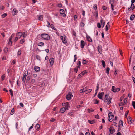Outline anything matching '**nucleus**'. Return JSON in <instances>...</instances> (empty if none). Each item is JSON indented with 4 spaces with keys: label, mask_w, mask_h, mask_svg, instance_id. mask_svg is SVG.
I'll return each instance as SVG.
<instances>
[{
    "label": "nucleus",
    "mask_w": 135,
    "mask_h": 135,
    "mask_svg": "<svg viewBox=\"0 0 135 135\" xmlns=\"http://www.w3.org/2000/svg\"><path fill=\"white\" fill-rule=\"evenodd\" d=\"M97 49L98 51L101 54H102V46H99L97 47Z\"/></svg>",
    "instance_id": "6e6552de"
},
{
    "label": "nucleus",
    "mask_w": 135,
    "mask_h": 135,
    "mask_svg": "<svg viewBox=\"0 0 135 135\" xmlns=\"http://www.w3.org/2000/svg\"><path fill=\"white\" fill-rule=\"evenodd\" d=\"M87 63V61L86 60H83L82 62V64H86Z\"/></svg>",
    "instance_id": "8fccbe9b"
},
{
    "label": "nucleus",
    "mask_w": 135,
    "mask_h": 135,
    "mask_svg": "<svg viewBox=\"0 0 135 135\" xmlns=\"http://www.w3.org/2000/svg\"><path fill=\"white\" fill-rule=\"evenodd\" d=\"M21 53V50H19L18 51L17 53V56H20Z\"/></svg>",
    "instance_id": "de8ad7c7"
},
{
    "label": "nucleus",
    "mask_w": 135,
    "mask_h": 135,
    "mask_svg": "<svg viewBox=\"0 0 135 135\" xmlns=\"http://www.w3.org/2000/svg\"><path fill=\"white\" fill-rule=\"evenodd\" d=\"M123 122L122 120H120L119 122V124L118 125V127H122Z\"/></svg>",
    "instance_id": "4468645a"
},
{
    "label": "nucleus",
    "mask_w": 135,
    "mask_h": 135,
    "mask_svg": "<svg viewBox=\"0 0 135 135\" xmlns=\"http://www.w3.org/2000/svg\"><path fill=\"white\" fill-rule=\"evenodd\" d=\"M85 25L84 23L83 22H81L80 23V26L81 27H83Z\"/></svg>",
    "instance_id": "58836bf2"
},
{
    "label": "nucleus",
    "mask_w": 135,
    "mask_h": 135,
    "mask_svg": "<svg viewBox=\"0 0 135 135\" xmlns=\"http://www.w3.org/2000/svg\"><path fill=\"white\" fill-rule=\"evenodd\" d=\"M119 106H120L123 105H125V104L123 102H121L119 103Z\"/></svg>",
    "instance_id": "bf43d9fd"
},
{
    "label": "nucleus",
    "mask_w": 135,
    "mask_h": 135,
    "mask_svg": "<svg viewBox=\"0 0 135 135\" xmlns=\"http://www.w3.org/2000/svg\"><path fill=\"white\" fill-rule=\"evenodd\" d=\"M93 8H94V9H95V10L97 9V5L96 4L94 5V6Z\"/></svg>",
    "instance_id": "338daca9"
},
{
    "label": "nucleus",
    "mask_w": 135,
    "mask_h": 135,
    "mask_svg": "<svg viewBox=\"0 0 135 135\" xmlns=\"http://www.w3.org/2000/svg\"><path fill=\"white\" fill-rule=\"evenodd\" d=\"M73 114V113L72 112H70L68 113V115H72Z\"/></svg>",
    "instance_id": "0e129e2a"
},
{
    "label": "nucleus",
    "mask_w": 135,
    "mask_h": 135,
    "mask_svg": "<svg viewBox=\"0 0 135 135\" xmlns=\"http://www.w3.org/2000/svg\"><path fill=\"white\" fill-rule=\"evenodd\" d=\"M92 90L91 89H90L88 90H87V92L86 93H90V92H91Z\"/></svg>",
    "instance_id": "052dcab7"
},
{
    "label": "nucleus",
    "mask_w": 135,
    "mask_h": 135,
    "mask_svg": "<svg viewBox=\"0 0 135 135\" xmlns=\"http://www.w3.org/2000/svg\"><path fill=\"white\" fill-rule=\"evenodd\" d=\"M18 38L17 37H15L14 39V41L15 42H16L18 40Z\"/></svg>",
    "instance_id": "13d9d810"
},
{
    "label": "nucleus",
    "mask_w": 135,
    "mask_h": 135,
    "mask_svg": "<svg viewBox=\"0 0 135 135\" xmlns=\"http://www.w3.org/2000/svg\"><path fill=\"white\" fill-rule=\"evenodd\" d=\"M129 124H131L132 123V119L131 117L129 116L127 118Z\"/></svg>",
    "instance_id": "9b49d317"
},
{
    "label": "nucleus",
    "mask_w": 135,
    "mask_h": 135,
    "mask_svg": "<svg viewBox=\"0 0 135 135\" xmlns=\"http://www.w3.org/2000/svg\"><path fill=\"white\" fill-rule=\"evenodd\" d=\"M100 22L101 23V25H103V26H102V27L103 28V27H104V25H105V22L102 19H101L100 20Z\"/></svg>",
    "instance_id": "aec40b11"
},
{
    "label": "nucleus",
    "mask_w": 135,
    "mask_h": 135,
    "mask_svg": "<svg viewBox=\"0 0 135 135\" xmlns=\"http://www.w3.org/2000/svg\"><path fill=\"white\" fill-rule=\"evenodd\" d=\"M4 52L5 53H7L8 51V48L7 47L5 48L3 50Z\"/></svg>",
    "instance_id": "c9c22d12"
},
{
    "label": "nucleus",
    "mask_w": 135,
    "mask_h": 135,
    "mask_svg": "<svg viewBox=\"0 0 135 135\" xmlns=\"http://www.w3.org/2000/svg\"><path fill=\"white\" fill-rule=\"evenodd\" d=\"M81 65V62L80 61H78V63L77 64V65L78 66H77L78 68H80V67Z\"/></svg>",
    "instance_id": "7c9ffc66"
},
{
    "label": "nucleus",
    "mask_w": 135,
    "mask_h": 135,
    "mask_svg": "<svg viewBox=\"0 0 135 135\" xmlns=\"http://www.w3.org/2000/svg\"><path fill=\"white\" fill-rule=\"evenodd\" d=\"M26 78L25 77H24L23 76L22 78V81L24 83H25V81H26Z\"/></svg>",
    "instance_id": "79ce46f5"
},
{
    "label": "nucleus",
    "mask_w": 135,
    "mask_h": 135,
    "mask_svg": "<svg viewBox=\"0 0 135 135\" xmlns=\"http://www.w3.org/2000/svg\"><path fill=\"white\" fill-rule=\"evenodd\" d=\"M78 68L77 67V68H74V71L76 72V73H77V71H78Z\"/></svg>",
    "instance_id": "603ef678"
},
{
    "label": "nucleus",
    "mask_w": 135,
    "mask_h": 135,
    "mask_svg": "<svg viewBox=\"0 0 135 135\" xmlns=\"http://www.w3.org/2000/svg\"><path fill=\"white\" fill-rule=\"evenodd\" d=\"M88 112L89 113H90L91 112L93 111L94 110L93 109L91 108V109H88Z\"/></svg>",
    "instance_id": "6e6d98bb"
},
{
    "label": "nucleus",
    "mask_w": 135,
    "mask_h": 135,
    "mask_svg": "<svg viewBox=\"0 0 135 135\" xmlns=\"http://www.w3.org/2000/svg\"><path fill=\"white\" fill-rule=\"evenodd\" d=\"M30 78L29 76H28L26 79V81L27 83H28L29 81Z\"/></svg>",
    "instance_id": "37998d69"
},
{
    "label": "nucleus",
    "mask_w": 135,
    "mask_h": 135,
    "mask_svg": "<svg viewBox=\"0 0 135 135\" xmlns=\"http://www.w3.org/2000/svg\"><path fill=\"white\" fill-rule=\"evenodd\" d=\"M72 33L73 35L74 36H76V35L75 32L74 30L73 31Z\"/></svg>",
    "instance_id": "69168bd1"
},
{
    "label": "nucleus",
    "mask_w": 135,
    "mask_h": 135,
    "mask_svg": "<svg viewBox=\"0 0 135 135\" xmlns=\"http://www.w3.org/2000/svg\"><path fill=\"white\" fill-rule=\"evenodd\" d=\"M35 127L36 130L38 131L40 128V125L39 124H36Z\"/></svg>",
    "instance_id": "6ab92c4d"
},
{
    "label": "nucleus",
    "mask_w": 135,
    "mask_h": 135,
    "mask_svg": "<svg viewBox=\"0 0 135 135\" xmlns=\"http://www.w3.org/2000/svg\"><path fill=\"white\" fill-rule=\"evenodd\" d=\"M132 105L133 106L134 108V109H135V101H132Z\"/></svg>",
    "instance_id": "864d4df0"
},
{
    "label": "nucleus",
    "mask_w": 135,
    "mask_h": 135,
    "mask_svg": "<svg viewBox=\"0 0 135 135\" xmlns=\"http://www.w3.org/2000/svg\"><path fill=\"white\" fill-rule=\"evenodd\" d=\"M44 45V43L42 42H40L38 44V45L40 46H42Z\"/></svg>",
    "instance_id": "c756f323"
},
{
    "label": "nucleus",
    "mask_w": 135,
    "mask_h": 135,
    "mask_svg": "<svg viewBox=\"0 0 135 135\" xmlns=\"http://www.w3.org/2000/svg\"><path fill=\"white\" fill-rule=\"evenodd\" d=\"M78 16L77 15H75L74 16V20L75 21L76 20V19L77 18Z\"/></svg>",
    "instance_id": "5fc2aeb1"
},
{
    "label": "nucleus",
    "mask_w": 135,
    "mask_h": 135,
    "mask_svg": "<svg viewBox=\"0 0 135 135\" xmlns=\"http://www.w3.org/2000/svg\"><path fill=\"white\" fill-rule=\"evenodd\" d=\"M47 22L48 23V25L47 26V27H50L51 26V25H50V23L48 21H47Z\"/></svg>",
    "instance_id": "680f3d73"
},
{
    "label": "nucleus",
    "mask_w": 135,
    "mask_h": 135,
    "mask_svg": "<svg viewBox=\"0 0 135 135\" xmlns=\"http://www.w3.org/2000/svg\"><path fill=\"white\" fill-rule=\"evenodd\" d=\"M49 61L50 62V65L52 66L54 62V59L53 58H51L49 59Z\"/></svg>",
    "instance_id": "423d86ee"
},
{
    "label": "nucleus",
    "mask_w": 135,
    "mask_h": 135,
    "mask_svg": "<svg viewBox=\"0 0 135 135\" xmlns=\"http://www.w3.org/2000/svg\"><path fill=\"white\" fill-rule=\"evenodd\" d=\"M135 16L134 15H131L130 16V19L131 20H133L134 19Z\"/></svg>",
    "instance_id": "393cba45"
},
{
    "label": "nucleus",
    "mask_w": 135,
    "mask_h": 135,
    "mask_svg": "<svg viewBox=\"0 0 135 135\" xmlns=\"http://www.w3.org/2000/svg\"><path fill=\"white\" fill-rule=\"evenodd\" d=\"M109 131L110 133L112 134L115 132V130L113 127H110V128Z\"/></svg>",
    "instance_id": "1a4fd4ad"
},
{
    "label": "nucleus",
    "mask_w": 135,
    "mask_h": 135,
    "mask_svg": "<svg viewBox=\"0 0 135 135\" xmlns=\"http://www.w3.org/2000/svg\"><path fill=\"white\" fill-rule=\"evenodd\" d=\"M22 33L21 32H18L17 33L16 35V36L18 38H20L22 36Z\"/></svg>",
    "instance_id": "9d476101"
},
{
    "label": "nucleus",
    "mask_w": 135,
    "mask_h": 135,
    "mask_svg": "<svg viewBox=\"0 0 135 135\" xmlns=\"http://www.w3.org/2000/svg\"><path fill=\"white\" fill-rule=\"evenodd\" d=\"M112 99V98H111L109 97V98H108V99H107V100H105L104 102H108L107 104L109 105Z\"/></svg>",
    "instance_id": "20e7f679"
},
{
    "label": "nucleus",
    "mask_w": 135,
    "mask_h": 135,
    "mask_svg": "<svg viewBox=\"0 0 135 135\" xmlns=\"http://www.w3.org/2000/svg\"><path fill=\"white\" fill-rule=\"evenodd\" d=\"M15 36V34H13L11 35V36L9 38V39L12 40V39Z\"/></svg>",
    "instance_id": "09e8293b"
},
{
    "label": "nucleus",
    "mask_w": 135,
    "mask_h": 135,
    "mask_svg": "<svg viewBox=\"0 0 135 135\" xmlns=\"http://www.w3.org/2000/svg\"><path fill=\"white\" fill-rule=\"evenodd\" d=\"M24 42L25 40L24 38H23V39L20 40V44H22Z\"/></svg>",
    "instance_id": "4c0bfd02"
},
{
    "label": "nucleus",
    "mask_w": 135,
    "mask_h": 135,
    "mask_svg": "<svg viewBox=\"0 0 135 135\" xmlns=\"http://www.w3.org/2000/svg\"><path fill=\"white\" fill-rule=\"evenodd\" d=\"M124 104H125V105H126L127 103V98H125L124 100Z\"/></svg>",
    "instance_id": "c03bdc74"
},
{
    "label": "nucleus",
    "mask_w": 135,
    "mask_h": 135,
    "mask_svg": "<svg viewBox=\"0 0 135 135\" xmlns=\"http://www.w3.org/2000/svg\"><path fill=\"white\" fill-rule=\"evenodd\" d=\"M98 97L100 99L102 100H103V99L102 98V96L100 94H98Z\"/></svg>",
    "instance_id": "e433bc0d"
},
{
    "label": "nucleus",
    "mask_w": 135,
    "mask_h": 135,
    "mask_svg": "<svg viewBox=\"0 0 135 135\" xmlns=\"http://www.w3.org/2000/svg\"><path fill=\"white\" fill-rule=\"evenodd\" d=\"M112 113H109L108 114V117L109 118L108 119L109 120L110 122L112 121L113 120L114 118V116L113 115H112Z\"/></svg>",
    "instance_id": "f03ea898"
},
{
    "label": "nucleus",
    "mask_w": 135,
    "mask_h": 135,
    "mask_svg": "<svg viewBox=\"0 0 135 135\" xmlns=\"http://www.w3.org/2000/svg\"><path fill=\"white\" fill-rule=\"evenodd\" d=\"M114 3V0H110L109 1V3L110 4L111 6L113 5V4Z\"/></svg>",
    "instance_id": "a878e982"
},
{
    "label": "nucleus",
    "mask_w": 135,
    "mask_h": 135,
    "mask_svg": "<svg viewBox=\"0 0 135 135\" xmlns=\"http://www.w3.org/2000/svg\"><path fill=\"white\" fill-rule=\"evenodd\" d=\"M40 68L38 66L35 67L34 68V69L36 72H39L40 70Z\"/></svg>",
    "instance_id": "f3484780"
},
{
    "label": "nucleus",
    "mask_w": 135,
    "mask_h": 135,
    "mask_svg": "<svg viewBox=\"0 0 135 135\" xmlns=\"http://www.w3.org/2000/svg\"><path fill=\"white\" fill-rule=\"evenodd\" d=\"M80 46L81 48H83L85 46V42L83 40H81V42Z\"/></svg>",
    "instance_id": "ddd939ff"
},
{
    "label": "nucleus",
    "mask_w": 135,
    "mask_h": 135,
    "mask_svg": "<svg viewBox=\"0 0 135 135\" xmlns=\"http://www.w3.org/2000/svg\"><path fill=\"white\" fill-rule=\"evenodd\" d=\"M108 94H106L105 97V100H107V99H108Z\"/></svg>",
    "instance_id": "4d7b16f0"
},
{
    "label": "nucleus",
    "mask_w": 135,
    "mask_h": 135,
    "mask_svg": "<svg viewBox=\"0 0 135 135\" xmlns=\"http://www.w3.org/2000/svg\"><path fill=\"white\" fill-rule=\"evenodd\" d=\"M72 97L73 95H72V93L71 92H69L66 95V98L67 100H70L71 98Z\"/></svg>",
    "instance_id": "7ed1b4c3"
},
{
    "label": "nucleus",
    "mask_w": 135,
    "mask_h": 135,
    "mask_svg": "<svg viewBox=\"0 0 135 135\" xmlns=\"http://www.w3.org/2000/svg\"><path fill=\"white\" fill-rule=\"evenodd\" d=\"M41 37L44 40H49L50 39L49 35L47 34H42L41 35Z\"/></svg>",
    "instance_id": "f257e3e1"
},
{
    "label": "nucleus",
    "mask_w": 135,
    "mask_h": 135,
    "mask_svg": "<svg viewBox=\"0 0 135 135\" xmlns=\"http://www.w3.org/2000/svg\"><path fill=\"white\" fill-rule=\"evenodd\" d=\"M87 38L88 41H89L90 42H92V39L89 36H87Z\"/></svg>",
    "instance_id": "473e14b6"
},
{
    "label": "nucleus",
    "mask_w": 135,
    "mask_h": 135,
    "mask_svg": "<svg viewBox=\"0 0 135 135\" xmlns=\"http://www.w3.org/2000/svg\"><path fill=\"white\" fill-rule=\"evenodd\" d=\"M87 88L85 87L80 90V93H82L85 92H87Z\"/></svg>",
    "instance_id": "f8f14e48"
},
{
    "label": "nucleus",
    "mask_w": 135,
    "mask_h": 135,
    "mask_svg": "<svg viewBox=\"0 0 135 135\" xmlns=\"http://www.w3.org/2000/svg\"><path fill=\"white\" fill-rule=\"evenodd\" d=\"M64 12L65 11L64 10L61 9L60 10V13L62 15V16L64 17H65L66 16V15Z\"/></svg>",
    "instance_id": "39448f33"
},
{
    "label": "nucleus",
    "mask_w": 135,
    "mask_h": 135,
    "mask_svg": "<svg viewBox=\"0 0 135 135\" xmlns=\"http://www.w3.org/2000/svg\"><path fill=\"white\" fill-rule=\"evenodd\" d=\"M60 38L62 40V41L63 43L66 44L67 42V41L65 37L62 36Z\"/></svg>",
    "instance_id": "0eeeda50"
},
{
    "label": "nucleus",
    "mask_w": 135,
    "mask_h": 135,
    "mask_svg": "<svg viewBox=\"0 0 135 135\" xmlns=\"http://www.w3.org/2000/svg\"><path fill=\"white\" fill-rule=\"evenodd\" d=\"M88 122L90 124H92L94 123L95 121L94 120H88Z\"/></svg>",
    "instance_id": "412c9836"
},
{
    "label": "nucleus",
    "mask_w": 135,
    "mask_h": 135,
    "mask_svg": "<svg viewBox=\"0 0 135 135\" xmlns=\"http://www.w3.org/2000/svg\"><path fill=\"white\" fill-rule=\"evenodd\" d=\"M120 90V89L119 88H116V90H115V92H117L119 91Z\"/></svg>",
    "instance_id": "774afa93"
},
{
    "label": "nucleus",
    "mask_w": 135,
    "mask_h": 135,
    "mask_svg": "<svg viewBox=\"0 0 135 135\" xmlns=\"http://www.w3.org/2000/svg\"><path fill=\"white\" fill-rule=\"evenodd\" d=\"M35 82V80L33 79H31V80L29 81L28 83L30 84H33Z\"/></svg>",
    "instance_id": "a211bd4d"
},
{
    "label": "nucleus",
    "mask_w": 135,
    "mask_h": 135,
    "mask_svg": "<svg viewBox=\"0 0 135 135\" xmlns=\"http://www.w3.org/2000/svg\"><path fill=\"white\" fill-rule=\"evenodd\" d=\"M94 104H98V101L97 99H95L94 100Z\"/></svg>",
    "instance_id": "a18cd8bd"
},
{
    "label": "nucleus",
    "mask_w": 135,
    "mask_h": 135,
    "mask_svg": "<svg viewBox=\"0 0 135 135\" xmlns=\"http://www.w3.org/2000/svg\"><path fill=\"white\" fill-rule=\"evenodd\" d=\"M43 16L42 15H40L38 17V20H39L42 21L43 20Z\"/></svg>",
    "instance_id": "72a5a7b5"
},
{
    "label": "nucleus",
    "mask_w": 135,
    "mask_h": 135,
    "mask_svg": "<svg viewBox=\"0 0 135 135\" xmlns=\"http://www.w3.org/2000/svg\"><path fill=\"white\" fill-rule=\"evenodd\" d=\"M109 70H110V68L109 67H107L106 68V73L108 74L109 73Z\"/></svg>",
    "instance_id": "f704fd0d"
},
{
    "label": "nucleus",
    "mask_w": 135,
    "mask_h": 135,
    "mask_svg": "<svg viewBox=\"0 0 135 135\" xmlns=\"http://www.w3.org/2000/svg\"><path fill=\"white\" fill-rule=\"evenodd\" d=\"M7 15V14L6 13H4L1 16L3 18H4Z\"/></svg>",
    "instance_id": "ea45409f"
},
{
    "label": "nucleus",
    "mask_w": 135,
    "mask_h": 135,
    "mask_svg": "<svg viewBox=\"0 0 135 135\" xmlns=\"http://www.w3.org/2000/svg\"><path fill=\"white\" fill-rule=\"evenodd\" d=\"M96 87H97V89H96V90H95V91L96 92V93L95 94L94 96H95L96 95V94H97V91L99 89V84H97Z\"/></svg>",
    "instance_id": "4be33fe9"
},
{
    "label": "nucleus",
    "mask_w": 135,
    "mask_h": 135,
    "mask_svg": "<svg viewBox=\"0 0 135 135\" xmlns=\"http://www.w3.org/2000/svg\"><path fill=\"white\" fill-rule=\"evenodd\" d=\"M22 36L23 38H25L27 35V32H24L23 33H22Z\"/></svg>",
    "instance_id": "dca6fc26"
},
{
    "label": "nucleus",
    "mask_w": 135,
    "mask_h": 135,
    "mask_svg": "<svg viewBox=\"0 0 135 135\" xmlns=\"http://www.w3.org/2000/svg\"><path fill=\"white\" fill-rule=\"evenodd\" d=\"M66 110L65 107L62 108L60 109V112L61 113H64L65 111Z\"/></svg>",
    "instance_id": "bb28decb"
},
{
    "label": "nucleus",
    "mask_w": 135,
    "mask_h": 135,
    "mask_svg": "<svg viewBox=\"0 0 135 135\" xmlns=\"http://www.w3.org/2000/svg\"><path fill=\"white\" fill-rule=\"evenodd\" d=\"M101 62L102 64V65L103 66V67L104 68H105L106 65L104 61L103 60H102L101 61Z\"/></svg>",
    "instance_id": "2f4dec72"
},
{
    "label": "nucleus",
    "mask_w": 135,
    "mask_h": 135,
    "mask_svg": "<svg viewBox=\"0 0 135 135\" xmlns=\"http://www.w3.org/2000/svg\"><path fill=\"white\" fill-rule=\"evenodd\" d=\"M17 12L18 11L16 9H14L12 11V13H14L13 15H16Z\"/></svg>",
    "instance_id": "5701e85b"
},
{
    "label": "nucleus",
    "mask_w": 135,
    "mask_h": 135,
    "mask_svg": "<svg viewBox=\"0 0 135 135\" xmlns=\"http://www.w3.org/2000/svg\"><path fill=\"white\" fill-rule=\"evenodd\" d=\"M12 42H13L12 41V40H10L9 39V42H8V44L10 46H11L12 45Z\"/></svg>",
    "instance_id": "cd10ccee"
},
{
    "label": "nucleus",
    "mask_w": 135,
    "mask_h": 135,
    "mask_svg": "<svg viewBox=\"0 0 135 135\" xmlns=\"http://www.w3.org/2000/svg\"><path fill=\"white\" fill-rule=\"evenodd\" d=\"M83 75L81 73L77 77V79H79Z\"/></svg>",
    "instance_id": "49530a36"
},
{
    "label": "nucleus",
    "mask_w": 135,
    "mask_h": 135,
    "mask_svg": "<svg viewBox=\"0 0 135 135\" xmlns=\"http://www.w3.org/2000/svg\"><path fill=\"white\" fill-rule=\"evenodd\" d=\"M14 113V108L12 109L10 113V114L11 115H13Z\"/></svg>",
    "instance_id": "a19ab883"
},
{
    "label": "nucleus",
    "mask_w": 135,
    "mask_h": 135,
    "mask_svg": "<svg viewBox=\"0 0 135 135\" xmlns=\"http://www.w3.org/2000/svg\"><path fill=\"white\" fill-rule=\"evenodd\" d=\"M16 60H13V61H12V63H11L12 64V65L14 64H15L16 63Z\"/></svg>",
    "instance_id": "e2e57ef3"
},
{
    "label": "nucleus",
    "mask_w": 135,
    "mask_h": 135,
    "mask_svg": "<svg viewBox=\"0 0 135 135\" xmlns=\"http://www.w3.org/2000/svg\"><path fill=\"white\" fill-rule=\"evenodd\" d=\"M109 29V22H108L106 26L105 30L107 31Z\"/></svg>",
    "instance_id": "2eb2a0df"
},
{
    "label": "nucleus",
    "mask_w": 135,
    "mask_h": 135,
    "mask_svg": "<svg viewBox=\"0 0 135 135\" xmlns=\"http://www.w3.org/2000/svg\"><path fill=\"white\" fill-rule=\"evenodd\" d=\"M28 73V71H25L24 73L23 76L26 77V76L27 75Z\"/></svg>",
    "instance_id": "b1692460"
},
{
    "label": "nucleus",
    "mask_w": 135,
    "mask_h": 135,
    "mask_svg": "<svg viewBox=\"0 0 135 135\" xmlns=\"http://www.w3.org/2000/svg\"><path fill=\"white\" fill-rule=\"evenodd\" d=\"M97 26L98 28H100L101 27V25L99 23H97Z\"/></svg>",
    "instance_id": "3c124183"
},
{
    "label": "nucleus",
    "mask_w": 135,
    "mask_h": 135,
    "mask_svg": "<svg viewBox=\"0 0 135 135\" xmlns=\"http://www.w3.org/2000/svg\"><path fill=\"white\" fill-rule=\"evenodd\" d=\"M112 91L113 92H115L116 88L114 86H112Z\"/></svg>",
    "instance_id": "c85d7f7f"
}]
</instances>
